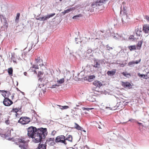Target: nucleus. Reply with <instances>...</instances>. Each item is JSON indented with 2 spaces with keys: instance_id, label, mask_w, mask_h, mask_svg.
I'll list each match as a JSON object with an SVG mask.
<instances>
[{
  "instance_id": "1",
  "label": "nucleus",
  "mask_w": 149,
  "mask_h": 149,
  "mask_svg": "<svg viewBox=\"0 0 149 149\" xmlns=\"http://www.w3.org/2000/svg\"><path fill=\"white\" fill-rule=\"evenodd\" d=\"M28 136L35 140H42L46 136L47 132L46 128H41L37 130L36 127L31 126L27 129Z\"/></svg>"
},
{
  "instance_id": "2",
  "label": "nucleus",
  "mask_w": 149,
  "mask_h": 149,
  "mask_svg": "<svg viewBox=\"0 0 149 149\" xmlns=\"http://www.w3.org/2000/svg\"><path fill=\"white\" fill-rule=\"evenodd\" d=\"M126 8L124 6L121 7L120 14H123L122 16V20L123 24L128 22L130 19V15H128L127 13Z\"/></svg>"
},
{
  "instance_id": "3",
  "label": "nucleus",
  "mask_w": 149,
  "mask_h": 149,
  "mask_svg": "<svg viewBox=\"0 0 149 149\" xmlns=\"http://www.w3.org/2000/svg\"><path fill=\"white\" fill-rule=\"evenodd\" d=\"M55 13H54L47 14V15L44 16L40 17L39 18L37 19L40 21H45L49 19V18L52 17L55 15Z\"/></svg>"
},
{
  "instance_id": "4",
  "label": "nucleus",
  "mask_w": 149,
  "mask_h": 149,
  "mask_svg": "<svg viewBox=\"0 0 149 149\" xmlns=\"http://www.w3.org/2000/svg\"><path fill=\"white\" fill-rule=\"evenodd\" d=\"M33 141L35 143H38L40 142V143L39 144L38 148V149H46V142H45V143L42 142L41 143V141L43 140H33Z\"/></svg>"
},
{
  "instance_id": "5",
  "label": "nucleus",
  "mask_w": 149,
  "mask_h": 149,
  "mask_svg": "<svg viewBox=\"0 0 149 149\" xmlns=\"http://www.w3.org/2000/svg\"><path fill=\"white\" fill-rule=\"evenodd\" d=\"M30 121V118L26 117H21L19 120V122L23 125L28 123Z\"/></svg>"
},
{
  "instance_id": "6",
  "label": "nucleus",
  "mask_w": 149,
  "mask_h": 149,
  "mask_svg": "<svg viewBox=\"0 0 149 149\" xmlns=\"http://www.w3.org/2000/svg\"><path fill=\"white\" fill-rule=\"evenodd\" d=\"M3 103L5 106H9L12 104L13 102L8 98H5L3 101Z\"/></svg>"
},
{
  "instance_id": "7",
  "label": "nucleus",
  "mask_w": 149,
  "mask_h": 149,
  "mask_svg": "<svg viewBox=\"0 0 149 149\" xmlns=\"http://www.w3.org/2000/svg\"><path fill=\"white\" fill-rule=\"evenodd\" d=\"M35 62L37 64L39 65L40 66L44 65L42 63V60L40 56H37V58H35Z\"/></svg>"
},
{
  "instance_id": "8",
  "label": "nucleus",
  "mask_w": 149,
  "mask_h": 149,
  "mask_svg": "<svg viewBox=\"0 0 149 149\" xmlns=\"http://www.w3.org/2000/svg\"><path fill=\"white\" fill-rule=\"evenodd\" d=\"M20 141L18 142V144L17 145H19V147L21 148L24 149L25 148L26 146L25 141H24V140Z\"/></svg>"
},
{
  "instance_id": "9",
  "label": "nucleus",
  "mask_w": 149,
  "mask_h": 149,
  "mask_svg": "<svg viewBox=\"0 0 149 149\" xmlns=\"http://www.w3.org/2000/svg\"><path fill=\"white\" fill-rule=\"evenodd\" d=\"M1 91L2 92V95L5 98H8L10 95V93L9 91L0 90V92Z\"/></svg>"
},
{
  "instance_id": "10",
  "label": "nucleus",
  "mask_w": 149,
  "mask_h": 149,
  "mask_svg": "<svg viewBox=\"0 0 149 149\" xmlns=\"http://www.w3.org/2000/svg\"><path fill=\"white\" fill-rule=\"evenodd\" d=\"M100 64L99 61L97 60L94 61V64L92 65L93 67L99 68L100 67Z\"/></svg>"
},
{
  "instance_id": "11",
  "label": "nucleus",
  "mask_w": 149,
  "mask_h": 149,
  "mask_svg": "<svg viewBox=\"0 0 149 149\" xmlns=\"http://www.w3.org/2000/svg\"><path fill=\"white\" fill-rule=\"evenodd\" d=\"M149 30V25L145 24L143 26V31L146 33H148Z\"/></svg>"
},
{
  "instance_id": "12",
  "label": "nucleus",
  "mask_w": 149,
  "mask_h": 149,
  "mask_svg": "<svg viewBox=\"0 0 149 149\" xmlns=\"http://www.w3.org/2000/svg\"><path fill=\"white\" fill-rule=\"evenodd\" d=\"M44 73L41 71H39L38 74V81L42 80V77L44 76Z\"/></svg>"
},
{
  "instance_id": "13",
  "label": "nucleus",
  "mask_w": 149,
  "mask_h": 149,
  "mask_svg": "<svg viewBox=\"0 0 149 149\" xmlns=\"http://www.w3.org/2000/svg\"><path fill=\"white\" fill-rule=\"evenodd\" d=\"M93 84L96 87H100L102 85L101 82L98 81H95L93 82Z\"/></svg>"
},
{
  "instance_id": "14",
  "label": "nucleus",
  "mask_w": 149,
  "mask_h": 149,
  "mask_svg": "<svg viewBox=\"0 0 149 149\" xmlns=\"http://www.w3.org/2000/svg\"><path fill=\"white\" fill-rule=\"evenodd\" d=\"M116 72V70H109L107 72V74L109 76H111L114 75Z\"/></svg>"
},
{
  "instance_id": "15",
  "label": "nucleus",
  "mask_w": 149,
  "mask_h": 149,
  "mask_svg": "<svg viewBox=\"0 0 149 149\" xmlns=\"http://www.w3.org/2000/svg\"><path fill=\"white\" fill-rule=\"evenodd\" d=\"M74 8H70L69 9L64 10L63 12H62V13H63V14L64 15L65 13H68L70 11L74 10Z\"/></svg>"
},
{
  "instance_id": "16",
  "label": "nucleus",
  "mask_w": 149,
  "mask_h": 149,
  "mask_svg": "<svg viewBox=\"0 0 149 149\" xmlns=\"http://www.w3.org/2000/svg\"><path fill=\"white\" fill-rule=\"evenodd\" d=\"M46 142L50 144L51 146H53L55 144L56 142H56L55 140H46Z\"/></svg>"
},
{
  "instance_id": "17",
  "label": "nucleus",
  "mask_w": 149,
  "mask_h": 149,
  "mask_svg": "<svg viewBox=\"0 0 149 149\" xmlns=\"http://www.w3.org/2000/svg\"><path fill=\"white\" fill-rule=\"evenodd\" d=\"M64 81V78H62L59 80L57 81V84L58 85H59V86L60 85V84H63Z\"/></svg>"
},
{
  "instance_id": "18",
  "label": "nucleus",
  "mask_w": 149,
  "mask_h": 149,
  "mask_svg": "<svg viewBox=\"0 0 149 149\" xmlns=\"http://www.w3.org/2000/svg\"><path fill=\"white\" fill-rule=\"evenodd\" d=\"M122 85L125 87H129L131 86L130 84L128 82H123Z\"/></svg>"
},
{
  "instance_id": "19",
  "label": "nucleus",
  "mask_w": 149,
  "mask_h": 149,
  "mask_svg": "<svg viewBox=\"0 0 149 149\" xmlns=\"http://www.w3.org/2000/svg\"><path fill=\"white\" fill-rule=\"evenodd\" d=\"M140 61H132L129 62L128 64V65H131L134 64H138Z\"/></svg>"
},
{
  "instance_id": "20",
  "label": "nucleus",
  "mask_w": 149,
  "mask_h": 149,
  "mask_svg": "<svg viewBox=\"0 0 149 149\" xmlns=\"http://www.w3.org/2000/svg\"><path fill=\"white\" fill-rule=\"evenodd\" d=\"M142 44V42L141 41H140L138 42V45L137 46V48L138 49H140Z\"/></svg>"
},
{
  "instance_id": "21",
  "label": "nucleus",
  "mask_w": 149,
  "mask_h": 149,
  "mask_svg": "<svg viewBox=\"0 0 149 149\" xmlns=\"http://www.w3.org/2000/svg\"><path fill=\"white\" fill-rule=\"evenodd\" d=\"M61 139H65V137L63 135H60L57 136L55 140H61Z\"/></svg>"
},
{
  "instance_id": "22",
  "label": "nucleus",
  "mask_w": 149,
  "mask_h": 149,
  "mask_svg": "<svg viewBox=\"0 0 149 149\" xmlns=\"http://www.w3.org/2000/svg\"><path fill=\"white\" fill-rule=\"evenodd\" d=\"M99 5V4H98V3L97 1H96V2H94L91 5V7L93 8H95L96 7L97 5Z\"/></svg>"
},
{
  "instance_id": "23",
  "label": "nucleus",
  "mask_w": 149,
  "mask_h": 149,
  "mask_svg": "<svg viewBox=\"0 0 149 149\" xmlns=\"http://www.w3.org/2000/svg\"><path fill=\"white\" fill-rule=\"evenodd\" d=\"M60 109L63 110L68 109L69 107L67 106H62L60 105H58Z\"/></svg>"
},
{
  "instance_id": "24",
  "label": "nucleus",
  "mask_w": 149,
  "mask_h": 149,
  "mask_svg": "<svg viewBox=\"0 0 149 149\" xmlns=\"http://www.w3.org/2000/svg\"><path fill=\"white\" fill-rule=\"evenodd\" d=\"M33 68L35 69H38V65H32V66L30 70H31L32 71H33Z\"/></svg>"
},
{
  "instance_id": "25",
  "label": "nucleus",
  "mask_w": 149,
  "mask_h": 149,
  "mask_svg": "<svg viewBox=\"0 0 149 149\" xmlns=\"http://www.w3.org/2000/svg\"><path fill=\"white\" fill-rule=\"evenodd\" d=\"M136 34L137 36H139L141 35V31L140 29H137L136 30Z\"/></svg>"
},
{
  "instance_id": "26",
  "label": "nucleus",
  "mask_w": 149,
  "mask_h": 149,
  "mask_svg": "<svg viewBox=\"0 0 149 149\" xmlns=\"http://www.w3.org/2000/svg\"><path fill=\"white\" fill-rule=\"evenodd\" d=\"M75 127L76 129H77L78 130H81V129H82V127H80V126H79V125L78 124L75 123Z\"/></svg>"
},
{
  "instance_id": "27",
  "label": "nucleus",
  "mask_w": 149,
  "mask_h": 149,
  "mask_svg": "<svg viewBox=\"0 0 149 149\" xmlns=\"http://www.w3.org/2000/svg\"><path fill=\"white\" fill-rule=\"evenodd\" d=\"M121 36L118 35L117 37L116 36H113V38L116 39H118L119 40H123V39H124V40L125 39V38H123L122 39H121Z\"/></svg>"
},
{
  "instance_id": "28",
  "label": "nucleus",
  "mask_w": 149,
  "mask_h": 149,
  "mask_svg": "<svg viewBox=\"0 0 149 149\" xmlns=\"http://www.w3.org/2000/svg\"><path fill=\"white\" fill-rule=\"evenodd\" d=\"M129 48L130 50L132 51L133 50L136 49V47L135 45L130 46L129 47Z\"/></svg>"
},
{
  "instance_id": "29",
  "label": "nucleus",
  "mask_w": 149,
  "mask_h": 149,
  "mask_svg": "<svg viewBox=\"0 0 149 149\" xmlns=\"http://www.w3.org/2000/svg\"><path fill=\"white\" fill-rule=\"evenodd\" d=\"M72 136L68 134L66 135V138L65 140H72Z\"/></svg>"
},
{
  "instance_id": "30",
  "label": "nucleus",
  "mask_w": 149,
  "mask_h": 149,
  "mask_svg": "<svg viewBox=\"0 0 149 149\" xmlns=\"http://www.w3.org/2000/svg\"><path fill=\"white\" fill-rule=\"evenodd\" d=\"M122 74L126 77H128L129 76H130L131 75L129 73L126 72H123Z\"/></svg>"
},
{
  "instance_id": "31",
  "label": "nucleus",
  "mask_w": 149,
  "mask_h": 149,
  "mask_svg": "<svg viewBox=\"0 0 149 149\" xmlns=\"http://www.w3.org/2000/svg\"><path fill=\"white\" fill-rule=\"evenodd\" d=\"M20 16V14L19 13H17V16L16 17V19L15 20V21L16 22H18L19 21V17Z\"/></svg>"
},
{
  "instance_id": "32",
  "label": "nucleus",
  "mask_w": 149,
  "mask_h": 149,
  "mask_svg": "<svg viewBox=\"0 0 149 149\" xmlns=\"http://www.w3.org/2000/svg\"><path fill=\"white\" fill-rule=\"evenodd\" d=\"M13 70L12 68H9L8 69V72L9 75H11L12 76Z\"/></svg>"
},
{
  "instance_id": "33",
  "label": "nucleus",
  "mask_w": 149,
  "mask_h": 149,
  "mask_svg": "<svg viewBox=\"0 0 149 149\" xmlns=\"http://www.w3.org/2000/svg\"><path fill=\"white\" fill-rule=\"evenodd\" d=\"M138 75L140 78H143V79H147V78L145 77V74H141L139 73H138Z\"/></svg>"
},
{
  "instance_id": "34",
  "label": "nucleus",
  "mask_w": 149,
  "mask_h": 149,
  "mask_svg": "<svg viewBox=\"0 0 149 149\" xmlns=\"http://www.w3.org/2000/svg\"><path fill=\"white\" fill-rule=\"evenodd\" d=\"M19 108L13 109L12 110V111L15 112V113H17L18 111L19 110Z\"/></svg>"
},
{
  "instance_id": "35",
  "label": "nucleus",
  "mask_w": 149,
  "mask_h": 149,
  "mask_svg": "<svg viewBox=\"0 0 149 149\" xmlns=\"http://www.w3.org/2000/svg\"><path fill=\"white\" fill-rule=\"evenodd\" d=\"M55 141L56 142H61L65 144H66L65 140H55Z\"/></svg>"
},
{
  "instance_id": "36",
  "label": "nucleus",
  "mask_w": 149,
  "mask_h": 149,
  "mask_svg": "<svg viewBox=\"0 0 149 149\" xmlns=\"http://www.w3.org/2000/svg\"><path fill=\"white\" fill-rule=\"evenodd\" d=\"M108 108H109L110 110H115L117 108V107H116V106L114 107H106V109H107Z\"/></svg>"
},
{
  "instance_id": "37",
  "label": "nucleus",
  "mask_w": 149,
  "mask_h": 149,
  "mask_svg": "<svg viewBox=\"0 0 149 149\" xmlns=\"http://www.w3.org/2000/svg\"><path fill=\"white\" fill-rule=\"evenodd\" d=\"M81 15H80V14L78 15H77L74 16L72 17V18L73 19H76L78 17H81Z\"/></svg>"
},
{
  "instance_id": "38",
  "label": "nucleus",
  "mask_w": 149,
  "mask_h": 149,
  "mask_svg": "<svg viewBox=\"0 0 149 149\" xmlns=\"http://www.w3.org/2000/svg\"><path fill=\"white\" fill-rule=\"evenodd\" d=\"M59 86V85H58L57 84H55L54 85H52L51 86V87L50 88H55L56 86Z\"/></svg>"
},
{
  "instance_id": "39",
  "label": "nucleus",
  "mask_w": 149,
  "mask_h": 149,
  "mask_svg": "<svg viewBox=\"0 0 149 149\" xmlns=\"http://www.w3.org/2000/svg\"><path fill=\"white\" fill-rule=\"evenodd\" d=\"M94 108H83L84 110H86L87 111H89V110H92Z\"/></svg>"
},
{
  "instance_id": "40",
  "label": "nucleus",
  "mask_w": 149,
  "mask_h": 149,
  "mask_svg": "<svg viewBox=\"0 0 149 149\" xmlns=\"http://www.w3.org/2000/svg\"><path fill=\"white\" fill-rule=\"evenodd\" d=\"M46 79V78H45L44 76H43L42 77V80L41 81H40V82H44L45 81Z\"/></svg>"
},
{
  "instance_id": "41",
  "label": "nucleus",
  "mask_w": 149,
  "mask_h": 149,
  "mask_svg": "<svg viewBox=\"0 0 149 149\" xmlns=\"http://www.w3.org/2000/svg\"><path fill=\"white\" fill-rule=\"evenodd\" d=\"M98 2L99 3H104L105 0H97Z\"/></svg>"
},
{
  "instance_id": "42",
  "label": "nucleus",
  "mask_w": 149,
  "mask_h": 149,
  "mask_svg": "<svg viewBox=\"0 0 149 149\" xmlns=\"http://www.w3.org/2000/svg\"><path fill=\"white\" fill-rule=\"evenodd\" d=\"M107 49L108 50H110V49H113V48L112 47H109L108 45H107Z\"/></svg>"
},
{
  "instance_id": "43",
  "label": "nucleus",
  "mask_w": 149,
  "mask_h": 149,
  "mask_svg": "<svg viewBox=\"0 0 149 149\" xmlns=\"http://www.w3.org/2000/svg\"><path fill=\"white\" fill-rule=\"evenodd\" d=\"M56 133V132L55 131H53L52 132V134L54 136Z\"/></svg>"
},
{
  "instance_id": "44",
  "label": "nucleus",
  "mask_w": 149,
  "mask_h": 149,
  "mask_svg": "<svg viewBox=\"0 0 149 149\" xmlns=\"http://www.w3.org/2000/svg\"><path fill=\"white\" fill-rule=\"evenodd\" d=\"M92 52V50L91 49H88L87 51V53H91Z\"/></svg>"
},
{
  "instance_id": "45",
  "label": "nucleus",
  "mask_w": 149,
  "mask_h": 149,
  "mask_svg": "<svg viewBox=\"0 0 149 149\" xmlns=\"http://www.w3.org/2000/svg\"><path fill=\"white\" fill-rule=\"evenodd\" d=\"M95 76L93 75H92V76H90V77H89V78L90 79H93V78H95Z\"/></svg>"
},
{
  "instance_id": "46",
  "label": "nucleus",
  "mask_w": 149,
  "mask_h": 149,
  "mask_svg": "<svg viewBox=\"0 0 149 149\" xmlns=\"http://www.w3.org/2000/svg\"><path fill=\"white\" fill-rule=\"evenodd\" d=\"M149 73V72H147V74H145V77L147 78V79L148 78H149V77H148V74Z\"/></svg>"
},
{
  "instance_id": "47",
  "label": "nucleus",
  "mask_w": 149,
  "mask_h": 149,
  "mask_svg": "<svg viewBox=\"0 0 149 149\" xmlns=\"http://www.w3.org/2000/svg\"><path fill=\"white\" fill-rule=\"evenodd\" d=\"M135 120L133 119H130L129 120V121H130L131 122H134Z\"/></svg>"
},
{
  "instance_id": "48",
  "label": "nucleus",
  "mask_w": 149,
  "mask_h": 149,
  "mask_svg": "<svg viewBox=\"0 0 149 149\" xmlns=\"http://www.w3.org/2000/svg\"><path fill=\"white\" fill-rule=\"evenodd\" d=\"M88 6H86L85 7V8H86V9L87 10H88V11H89V10H90V9H88Z\"/></svg>"
},
{
  "instance_id": "49",
  "label": "nucleus",
  "mask_w": 149,
  "mask_h": 149,
  "mask_svg": "<svg viewBox=\"0 0 149 149\" xmlns=\"http://www.w3.org/2000/svg\"><path fill=\"white\" fill-rule=\"evenodd\" d=\"M5 22H4V24L6 26H7V21L6 20H5Z\"/></svg>"
},
{
  "instance_id": "50",
  "label": "nucleus",
  "mask_w": 149,
  "mask_h": 149,
  "mask_svg": "<svg viewBox=\"0 0 149 149\" xmlns=\"http://www.w3.org/2000/svg\"><path fill=\"white\" fill-rule=\"evenodd\" d=\"M146 19L148 20V21H149V16H146Z\"/></svg>"
},
{
  "instance_id": "51",
  "label": "nucleus",
  "mask_w": 149,
  "mask_h": 149,
  "mask_svg": "<svg viewBox=\"0 0 149 149\" xmlns=\"http://www.w3.org/2000/svg\"><path fill=\"white\" fill-rule=\"evenodd\" d=\"M33 72H34V73H35V74H37V72L35 70H33Z\"/></svg>"
},
{
  "instance_id": "52",
  "label": "nucleus",
  "mask_w": 149,
  "mask_h": 149,
  "mask_svg": "<svg viewBox=\"0 0 149 149\" xmlns=\"http://www.w3.org/2000/svg\"><path fill=\"white\" fill-rule=\"evenodd\" d=\"M33 72H34V73H35V74H37V72L35 70H33Z\"/></svg>"
},
{
  "instance_id": "53",
  "label": "nucleus",
  "mask_w": 149,
  "mask_h": 149,
  "mask_svg": "<svg viewBox=\"0 0 149 149\" xmlns=\"http://www.w3.org/2000/svg\"><path fill=\"white\" fill-rule=\"evenodd\" d=\"M27 73L26 72H24V74L25 76H26V75H27Z\"/></svg>"
},
{
  "instance_id": "54",
  "label": "nucleus",
  "mask_w": 149,
  "mask_h": 149,
  "mask_svg": "<svg viewBox=\"0 0 149 149\" xmlns=\"http://www.w3.org/2000/svg\"><path fill=\"white\" fill-rule=\"evenodd\" d=\"M124 4H125V2H123V5Z\"/></svg>"
},
{
  "instance_id": "55",
  "label": "nucleus",
  "mask_w": 149,
  "mask_h": 149,
  "mask_svg": "<svg viewBox=\"0 0 149 149\" xmlns=\"http://www.w3.org/2000/svg\"><path fill=\"white\" fill-rule=\"evenodd\" d=\"M11 98L13 99V95L11 96Z\"/></svg>"
},
{
  "instance_id": "56",
  "label": "nucleus",
  "mask_w": 149,
  "mask_h": 149,
  "mask_svg": "<svg viewBox=\"0 0 149 149\" xmlns=\"http://www.w3.org/2000/svg\"><path fill=\"white\" fill-rule=\"evenodd\" d=\"M98 128H101V127H100V125H99V127H98Z\"/></svg>"
},
{
  "instance_id": "57",
  "label": "nucleus",
  "mask_w": 149,
  "mask_h": 149,
  "mask_svg": "<svg viewBox=\"0 0 149 149\" xmlns=\"http://www.w3.org/2000/svg\"><path fill=\"white\" fill-rule=\"evenodd\" d=\"M31 48L30 49V48H29V51H30L31 50Z\"/></svg>"
},
{
  "instance_id": "58",
  "label": "nucleus",
  "mask_w": 149,
  "mask_h": 149,
  "mask_svg": "<svg viewBox=\"0 0 149 149\" xmlns=\"http://www.w3.org/2000/svg\"><path fill=\"white\" fill-rule=\"evenodd\" d=\"M138 123L139 124H141V123Z\"/></svg>"
},
{
  "instance_id": "59",
  "label": "nucleus",
  "mask_w": 149,
  "mask_h": 149,
  "mask_svg": "<svg viewBox=\"0 0 149 149\" xmlns=\"http://www.w3.org/2000/svg\"><path fill=\"white\" fill-rule=\"evenodd\" d=\"M131 38L130 37H129V39H131V38Z\"/></svg>"
},
{
  "instance_id": "60",
  "label": "nucleus",
  "mask_w": 149,
  "mask_h": 149,
  "mask_svg": "<svg viewBox=\"0 0 149 149\" xmlns=\"http://www.w3.org/2000/svg\"><path fill=\"white\" fill-rule=\"evenodd\" d=\"M77 38H75V40L76 41Z\"/></svg>"
},
{
  "instance_id": "61",
  "label": "nucleus",
  "mask_w": 149,
  "mask_h": 149,
  "mask_svg": "<svg viewBox=\"0 0 149 149\" xmlns=\"http://www.w3.org/2000/svg\"><path fill=\"white\" fill-rule=\"evenodd\" d=\"M69 141H70L71 142H72V140H69Z\"/></svg>"
},
{
  "instance_id": "62",
  "label": "nucleus",
  "mask_w": 149,
  "mask_h": 149,
  "mask_svg": "<svg viewBox=\"0 0 149 149\" xmlns=\"http://www.w3.org/2000/svg\"><path fill=\"white\" fill-rule=\"evenodd\" d=\"M50 140H52V139L51 138H50V139H49Z\"/></svg>"
},
{
  "instance_id": "63",
  "label": "nucleus",
  "mask_w": 149,
  "mask_h": 149,
  "mask_svg": "<svg viewBox=\"0 0 149 149\" xmlns=\"http://www.w3.org/2000/svg\"><path fill=\"white\" fill-rule=\"evenodd\" d=\"M59 1H61L62 0H59Z\"/></svg>"
},
{
  "instance_id": "64",
  "label": "nucleus",
  "mask_w": 149,
  "mask_h": 149,
  "mask_svg": "<svg viewBox=\"0 0 149 149\" xmlns=\"http://www.w3.org/2000/svg\"><path fill=\"white\" fill-rule=\"evenodd\" d=\"M27 48V47H26V48L25 49H26V48Z\"/></svg>"
}]
</instances>
